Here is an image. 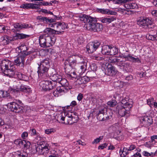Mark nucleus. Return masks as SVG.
Here are the masks:
<instances>
[{
	"mask_svg": "<svg viewBox=\"0 0 157 157\" xmlns=\"http://www.w3.org/2000/svg\"><path fill=\"white\" fill-rule=\"evenodd\" d=\"M70 72H67V74L69 75V76L72 78H75L76 77L75 72L74 71H69Z\"/></svg>",
	"mask_w": 157,
	"mask_h": 157,
	"instance_id": "obj_50",
	"label": "nucleus"
},
{
	"mask_svg": "<svg viewBox=\"0 0 157 157\" xmlns=\"http://www.w3.org/2000/svg\"><path fill=\"white\" fill-rule=\"evenodd\" d=\"M17 48L20 50V52H28L27 51L28 50V48L25 45H21L18 48H17L16 50H17Z\"/></svg>",
	"mask_w": 157,
	"mask_h": 157,
	"instance_id": "obj_40",
	"label": "nucleus"
},
{
	"mask_svg": "<svg viewBox=\"0 0 157 157\" xmlns=\"http://www.w3.org/2000/svg\"><path fill=\"white\" fill-rule=\"evenodd\" d=\"M67 116H69L68 117V118H67V119L66 120L67 121V122H66V124H71L75 123V121H73L74 117L72 115H69L68 114L67 115Z\"/></svg>",
	"mask_w": 157,
	"mask_h": 157,
	"instance_id": "obj_36",
	"label": "nucleus"
},
{
	"mask_svg": "<svg viewBox=\"0 0 157 157\" xmlns=\"http://www.w3.org/2000/svg\"><path fill=\"white\" fill-rule=\"evenodd\" d=\"M14 28L17 30L22 29L23 28L27 29L31 28L33 29V26L30 24H21L19 23H17L14 25Z\"/></svg>",
	"mask_w": 157,
	"mask_h": 157,
	"instance_id": "obj_19",
	"label": "nucleus"
},
{
	"mask_svg": "<svg viewBox=\"0 0 157 157\" xmlns=\"http://www.w3.org/2000/svg\"><path fill=\"white\" fill-rule=\"evenodd\" d=\"M83 60L81 61V63H80L83 64V65H81L80 66V69L81 70V72H80L81 74L83 73L86 70V63L84 62L83 61Z\"/></svg>",
	"mask_w": 157,
	"mask_h": 157,
	"instance_id": "obj_39",
	"label": "nucleus"
},
{
	"mask_svg": "<svg viewBox=\"0 0 157 157\" xmlns=\"http://www.w3.org/2000/svg\"><path fill=\"white\" fill-rule=\"evenodd\" d=\"M30 132L32 136H36L35 137V139L37 143L38 142V141H39L45 139L44 137H41L40 136V134L37 132L36 130L34 128H31Z\"/></svg>",
	"mask_w": 157,
	"mask_h": 157,
	"instance_id": "obj_18",
	"label": "nucleus"
},
{
	"mask_svg": "<svg viewBox=\"0 0 157 157\" xmlns=\"http://www.w3.org/2000/svg\"><path fill=\"white\" fill-rule=\"evenodd\" d=\"M149 22V24H148L147 25V28L152 29L156 27L152 19L150 20V22Z\"/></svg>",
	"mask_w": 157,
	"mask_h": 157,
	"instance_id": "obj_45",
	"label": "nucleus"
},
{
	"mask_svg": "<svg viewBox=\"0 0 157 157\" xmlns=\"http://www.w3.org/2000/svg\"><path fill=\"white\" fill-rule=\"evenodd\" d=\"M59 24V22H55L52 24H49L48 26L49 27H51L58 30Z\"/></svg>",
	"mask_w": 157,
	"mask_h": 157,
	"instance_id": "obj_42",
	"label": "nucleus"
},
{
	"mask_svg": "<svg viewBox=\"0 0 157 157\" xmlns=\"http://www.w3.org/2000/svg\"><path fill=\"white\" fill-rule=\"evenodd\" d=\"M21 84L19 82H14L13 86H10L8 89V91L12 94L16 95L19 92Z\"/></svg>",
	"mask_w": 157,
	"mask_h": 157,
	"instance_id": "obj_15",
	"label": "nucleus"
},
{
	"mask_svg": "<svg viewBox=\"0 0 157 157\" xmlns=\"http://www.w3.org/2000/svg\"><path fill=\"white\" fill-rule=\"evenodd\" d=\"M22 102L19 100L18 103L15 101H13L8 103L7 106L10 110L15 113H18L23 112V108L22 106L21 105L22 104Z\"/></svg>",
	"mask_w": 157,
	"mask_h": 157,
	"instance_id": "obj_8",
	"label": "nucleus"
},
{
	"mask_svg": "<svg viewBox=\"0 0 157 157\" xmlns=\"http://www.w3.org/2000/svg\"><path fill=\"white\" fill-rule=\"evenodd\" d=\"M143 123H144L147 126H150L153 123L152 119L151 117L145 116L142 119Z\"/></svg>",
	"mask_w": 157,
	"mask_h": 157,
	"instance_id": "obj_25",
	"label": "nucleus"
},
{
	"mask_svg": "<svg viewBox=\"0 0 157 157\" xmlns=\"http://www.w3.org/2000/svg\"><path fill=\"white\" fill-rule=\"evenodd\" d=\"M77 104L76 102L75 101H73L71 102L70 105L67 106V107L68 108V107H70V106L71 107V108L73 107L76 105Z\"/></svg>",
	"mask_w": 157,
	"mask_h": 157,
	"instance_id": "obj_59",
	"label": "nucleus"
},
{
	"mask_svg": "<svg viewBox=\"0 0 157 157\" xmlns=\"http://www.w3.org/2000/svg\"><path fill=\"white\" fill-rule=\"evenodd\" d=\"M91 69L93 71H96L97 68L96 65L94 63L90 65Z\"/></svg>",
	"mask_w": 157,
	"mask_h": 157,
	"instance_id": "obj_58",
	"label": "nucleus"
},
{
	"mask_svg": "<svg viewBox=\"0 0 157 157\" xmlns=\"http://www.w3.org/2000/svg\"><path fill=\"white\" fill-rule=\"evenodd\" d=\"M10 94L7 91L4 92L3 90H0V98H4L8 97Z\"/></svg>",
	"mask_w": 157,
	"mask_h": 157,
	"instance_id": "obj_44",
	"label": "nucleus"
},
{
	"mask_svg": "<svg viewBox=\"0 0 157 157\" xmlns=\"http://www.w3.org/2000/svg\"><path fill=\"white\" fill-rule=\"evenodd\" d=\"M83 60L82 55H73L68 57L65 60L64 65L66 66L64 67L65 71L67 72H70L68 68L72 69L77 63H80L81 61Z\"/></svg>",
	"mask_w": 157,
	"mask_h": 157,
	"instance_id": "obj_1",
	"label": "nucleus"
},
{
	"mask_svg": "<svg viewBox=\"0 0 157 157\" xmlns=\"http://www.w3.org/2000/svg\"><path fill=\"white\" fill-rule=\"evenodd\" d=\"M93 18V17L85 14H81L79 16L80 20L84 23H86V24L90 23Z\"/></svg>",
	"mask_w": 157,
	"mask_h": 157,
	"instance_id": "obj_22",
	"label": "nucleus"
},
{
	"mask_svg": "<svg viewBox=\"0 0 157 157\" xmlns=\"http://www.w3.org/2000/svg\"><path fill=\"white\" fill-rule=\"evenodd\" d=\"M92 59L98 60H101L103 59V58L97 55H93L92 56Z\"/></svg>",
	"mask_w": 157,
	"mask_h": 157,
	"instance_id": "obj_57",
	"label": "nucleus"
},
{
	"mask_svg": "<svg viewBox=\"0 0 157 157\" xmlns=\"http://www.w3.org/2000/svg\"><path fill=\"white\" fill-rule=\"evenodd\" d=\"M133 79V76L131 75H128L126 76L125 78V79L127 81L131 80Z\"/></svg>",
	"mask_w": 157,
	"mask_h": 157,
	"instance_id": "obj_64",
	"label": "nucleus"
},
{
	"mask_svg": "<svg viewBox=\"0 0 157 157\" xmlns=\"http://www.w3.org/2000/svg\"><path fill=\"white\" fill-rule=\"evenodd\" d=\"M117 101L114 100H113L107 102V104L108 105L111 107H113L117 104Z\"/></svg>",
	"mask_w": 157,
	"mask_h": 157,
	"instance_id": "obj_46",
	"label": "nucleus"
},
{
	"mask_svg": "<svg viewBox=\"0 0 157 157\" xmlns=\"http://www.w3.org/2000/svg\"><path fill=\"white\" fill-rule=\"evenodd\" d=\"M59 25L58 26V30L62 31V30L67 29L68 28V25L64 22H59Z\"/></svg>",
	"mask_w": 157,
	"mask_h": 157,
	"instance_id": "obj_34",
	"label": "nucleus"
},
{
	"mask_svg": "<svg viewBox=\"0 0 157 157\" xmlns=\"http://www.w3.org/2000/svg\"><path fill=\"white\" fill-rule=\"evenodd\" d=\"M68 116H67V115H66L65 117L63 116V115L60 116V120H61V122H62V123L65 124L66 122L63 121H64L65 120H66V119H67V118H68Z\"/></svg>",
	"mask_w": 157,
	"mask_h": 157,
	"instance_id": "obj_54",
	"label": "nucleus"
},
{
	"mask_svg": "<svg viewBox=\"0 0 157 157\" xmlns=\"http://www.w3.org/2000/svg\"><path fill=\"white\" fill-rule=\"evenodd\" d=\"M103 138V136H101L99 137L94 139V141L92 142L93 144H96L99 143L100 141L102 140Z\"/></svg>",
	"mask_w": 157,
	"mask_h": 157,
	"instance_id": "obj_49",
	"label": "nucleus"
},
{
	"mask_svg": "<svg viewBox=\"0 0 157 157\" xmlns=\"http://www.w3.org/2000/svg\"><path fill=\"white\" fill-rule=\"evenodd\" d=\"M108 61L117 65L120 68H122L127 72H132V66L129 63L119 59L118 57L116 56L109 57Z\"/></svg>",
	"mask_w": 157,
	"mask_h": 157,
	"instance_id": "obj_2",
	"label": "nucleus"
},
{
	"mask_svg": "<svg viewBox=\"0 0 157 157\" xmlns=\"http://www.w3.org/2000/svg\"><path fill=\"white\" fill-rule=\"evenodd\" d=\"M18 54V56L21 57V59H23V60H25V58L28 55H29L31 53V51H28V52H19Z\"/></svg>",
	"mask_w": 157,
	"mask_h": 157,
	"instance_id": "obj_32",
	"label": "nucleus"
},
{
	"mask_svg": "<svg viewBox=\"0 0 157 157\" xmlns=\"http://www.w3.org/2000/svg\"><path fill=\"white\" fill-rule=\"evenodd\" d=\"M29 3H26L25 4H22L20 6V8L26 9H29Z\"/></svg>",
	"mask_w": 157,
	"mask_h": 157,
	"instance_id": "obj_53",
	"label": "nucleus"
},
{
	"mask_svg": "<svg viewBox=\"0 0 157 157\" xmlns=\"http://www.w3.org/2000/svg\"><path fill=\"white\" fill-rule=\"evenodd\" d=\"M84 42V39L82 36H79L77 39V42L78 44H81Z\"/></svg>",
	"mask_w": 157,
	"mask_h": 157,
	"instance_id": "obj_47",
	"label": "nucleus"
},
{
	"mask_svg": "<svg viewBox=\"0 0 157 157\" xmlns=\"http://www.w3.org/2000/svg\"><path fill=\"white\" fill-rule=\"evenodd\" d=\"M110 46L104 45L101 48V53L104 55H109Z\"/></svg>",
	"mask_w": 157,
	"mask_h": 157,
	"instance_id": "obj_28",
	"label": "nucleus"
},
{
	"mask_svg": "<svg viewBox=\"0 0 157 157\" xmlns=\"http://www.w3.org/2000/svg\"><path fill=\"white\" fill-rule=\"evenodd\" d=\"M59 83H60L62 86L67 87L69 85V83L66 79L64 78H62L60 79Z\"/></svg>",
	"mask_w": 157,
	"mask_h": 157,
	"instance_id": "obj_37",
	"label": "nucleus"
},
{
	"mask_svg": "<svg viewBox=\"0 0 157 157\" xmlns=\"http://www.w3.org/2000/svg\"><path fill=\"white\" fill-rule=\"evenodd\" d=\"M105 66H107L105 69V74L109 76L115 75L117 73V71L116 68L109 63H106Z\"/></svg>",
	"mask_w": 157,
	"mask_h": 157,
	"instance_id": "obj_11",
	"label": "nucleus"
},
{
	"mask_svg": "<svg viewBox=\"0 0 157 157\" xmlns=\"http://www.w3.org/2000/svg\"><path fill=\"white\" fill-rule=\"evenodd\" d=\"M22 59L18 56L17 57L16 59L14 60V64L17 66H21V67H24L25 60Z\"/></svg>",
	"mask_w": 157,
	"mask_h": 157,
	"instance_id": "obj_23",
	"label": "nucleus"
},
{
	"mask_svg": "<svg viewBox=\"0 0 157 157\" xmlns=\"http://www.w3.org/2000/svg\"><path fill=\"white\" fill-rule=\"evenodd\" d=\"M122 57L125 58V60L133 63H140L141 61L138 58H135L133 57L130 54H128L126 56L125 55L122 56Z\"/></svg>",
	"mask_w": 157,
	"mask_h": 157,
	"instance_id": "obj_20",
	"label": "nucleus"
},
{
	"mask_svg": "<svg viewBox=\"0 0 157 157\" xmlns=\"http://www.w3.org/2000/svg\"><path fill=\"white\" fill-rule=\"evenodd\" d=\"M136 147L135 145L132 144L131 145L127 150L128 151H131L134 149Z\"/></svg>",
	"mask_w": 157,
	"mask_h": 157,
	"instance_id": "obj_62",
	"label": "nucleus"
},
{
	"mask_svg": "<svg viewBox=\"0 0 157 157\" xmlns=\"http://www.w3.org/2000/svg\"><path fill=\"white\" fill-rule=\"evenodd\" d=\"M49 18L47 17L41 16H37L36 17L37 19L39 20L40 21L45 23H48Z\"/></svg>",
	"mask_w": 157,
	"mask_h": 157,
	"instance_id": "obj_35",
	"label": "nucleus"
},
{
	"mask_svg": "<svg viewBox=\"0 0 157 157\" xmlns=\"http://www.w3.org/2000/svg\"><path fill=\"white\" fill-rule=\"evenodd\" d=\"M90 80V79L86 76H84L78 79L77 82L78 84H86Z\"/></svg>",
	"mask_w": 157,
	"mask_h": 157,
	"instance_id": "obj_24",
	"label": "nucleus"
},
{
	"mask_svg": "<svg viewBox=\"0 0 157 157\" xmlns=\"http://www.w3.org/2000/svg\"><path fill=\"white\" fill-rule=\"evenodd\" d=\"M151 19L148 18L141 17L137 21V24L140 26L143 27L144 28L147 29V25L149 24Z\"/></svg>",
	"mask_w": 157,
	"mask_h": 157,
	"instance_id": "obj_14",
	"label": "nucleus"
},
{
	"mask_svg": "<svg viewBox=\"0 0 157 157\" xmlns=\"http://www.w3.org/2000/svg\"><path fill=\"white\" fill-rule=\"evenodd\" d=\"M55 130L53 128H51L46 129L45 130V133L48 134H49L52 133V132H55Z\"/></svg>",
	"mask_w": 157,
	"mask_h": 157,
	"instance_id": "obj_51",
	"label": "nucleus"
},
{
	"mask_svg": "<svg viewBox=\"0 0 157 157\" xmlns=\"http://www.w3.org/2000/svg\"><path fill=\"white\" fill-rule=\"evenodd\" d=\"M146 38L148 40L154 41L155 40H157V36L155 35H152L149 34H147L146 35Z\"/></svg>",
	"mask_w": 157,
	"mask_h": 157,
	"instance_id": "obj_41",
	"label": "nucleus"
},
{
	"mask_svg": "<svg viewBox=\"0 0 157 157\" xmlns=\"http://www.w3.org/2000/svg\"><path fill=\"white\" fill-rule=\"evenodd\" d=\"M62 76L58 74H55L52 75L51 76V79L52 80V82H56V84L57 82H58L60 81V79H62Z\"/></svg>",
	"mask_w": 157,
	"mask_h": 157,
	"instance_id": "obj_26",
	"label": "nucleus"
},
{
	"mask_svg": "<svg viewBox=\"0 0 157 157\" xmlns=\"http://www.w3.org/2000/svg\"><path fill=\"white\" fill-rule=\"evenodd\" d=\"M39 66L37 71L39 76H41L44 79L48 77L49 75L48 73V71L49 69L39 65Z\"/></svg>",
	"mask_w": 157,
	"mask_h": 157,
	"instance_id": "obj_12",
	"label": "nucleus"
},
{
	"mask_svg": "<svg viewBox=\"0 0 157 157\" xmlns=\"http://www.w3.org/2000/svg\"><path fill=\"white\" fill-rule=\"evenodd\" d=\"M28 89L27 87L25 86L22 85L21 84L20 85V89L19 90V92L20 91H23L25 92H28Z\"/></svg>",
	"mask_w": 157,
	"mask_h": 157,
	"instance_id": "obj_48",
	"label": "nucleus"
},
{
	"mask_svg": "<svg viewBox=\"0 0 157 157\" xmlns=\"http://www.w3.org/2000/svg\"><path fill=\"white\" fill-rule=\"evenodd\" d=\"M39 43L41 47H49L52 46L55 43L56 38L49 36H46V34L40 35L39 38Z\"/></svg>",
	"mask_w": 157,
	"mask_h": 157,
	"instance_id": "obj_4",
	"label": "nucleus"
},
{
	"mask_svg": "<svg viewBox=\"0 0 157 157\" xmlns=\"http://www.w3.org/2000/svg\"><path fill=\"white\" fill-rule=\"evenodd\" d=\"M101 43L97 41H94L92 42H90L86 46L87 52L89 53H92L99 47Z\"/></svg>",
	"mask_w": 157,
	"mask_h": 157,
	"instance_id": "obj_10",
	"label": "nucleus"
},
{
	"mask_svg": "<svg viewBox=\"0 0 157 157\" xmlns=\"http://www.w3.org/2000/svg\"><path fill=\"white\" fill-rule=\"evenodd\" d=\"M104 2L110 1L113 2L114 4L122 5L124 4V6L127 9H135L138 7L137 5L134 0H103Z\"/></svg>",
	"mask_w": 157,
	"mask_h": 157,
	"instance_id": "obj_5",
	"label": "nucleus"
},
{
	"mask_svg": "<svg viewBox=\"0 0 157 157\" xmlns=\"http://www.w3.org/2000/svg\"><path fill=\"white\" fill-rule=\"evenodd\" d=\"M97 19L101 22L107 24H109L116 19L114 16L109 17H108L98 18Z\"/></svg>",
	"mask_w": 157,
	"mask_h": 157,
	"instance_id": "obj_21",
	"label": "nucleus"
},
{
	"mask_svg": "<svg viewBox=\"0 0 157 157\" xmlns=\"http://www.w3.org/2000/svg\"><path fill=\"white\" fill-rule=\"evenodd\" d=\"M154 99L153 98H149L147 100V104L150 105V106H151V105H152L153 104V103H154Z\"/></svg>",
	"mask_w": 157,
	"mask_h": 157,
	"instance_id": "obj_55",
	"label": "nucleus"
},
{
	"mask_svg": "<svg viewBox=\"0 0 157 157\" xmlns=\"http://www.w3.org/2000/svg\"><path fill=\"white\" fill-rule=\"evenodd\" d=\"M40 85L42 89L45 91L51 90L56 86V82L47 80L42 81Z\"/></svg>",
	"mask_w": 157,
	"mask_h": 157,
	"instance_id": "obj_9",
	"label": "nucleus"
},
{
	"mask_svg": "<svg viewBox=\"0 0 157 157\" xmlns=\"http://www.w3.org/2000/svg\"><path fill=\"white\" fill-rule=\"evenodd\" d=\"M14 40V38L6 36L4 37L2 41L5 44H8L10 42L13 41Z\"/></svg>",
	"mask_w": 157,
	"mask_h": 157,
	"instance_id": "obj_30",
	"label": "nucleus"
},
{
	"mask_svg": "<svg viewBox=\"0 0 157 157\" xmlns=\"http://www.w3.org/2000/svg\"><path fill=\"white\" fill-rule=\"evenodd\" d=\"M44 140L38 141V146L36 148V150L39 154L45 156L49 152L50 147Z\"/></svg>",
	"mask_w": 157,
	"mask_h": 157,
	"instance_id": "obj_6",
	"label": "nucleus"
},
{
	"mask_svg": "<svg viewBox=\"0 0 157 157\" xmlns=\"http://www.w3.org/2000/svg\"><path fill=\"white\" fill-rule=\"evenodd\" d=\"M14 155V157H21V152L19 151L15 152Z\"/></svg>",
	"mask_w": 157,
	"mask_h": 157,
	"instance_id": "obj_63",
	"label": "nucleus"
},
{
	"mask_svg": "<svg viewBox=\"0 0 157 157\" xmlns=\"http://www.w3.org/2000/svg\"><path fill=\"white\" fill-rule=\"evenodd\" d=\"M109 52V55H114L117 54L118 52V50L117 48L115 47H112L110 46Z\"/></svg>",
	"mask_w": 157,
	"mask_h": 157,
	"instance_id": "obj_33",
	"label": "nucleus"
},
{
	"mask_svg": "<svg viewBox=\"0 0 157 157\" xmlns=\"http://www.w3.org/2000/svg\"><path fill=\"white\" fill-rule=\"evenodd\" d=\"M13 64L8 60L4 59L2 61L1 64V69L2 73L8 69Z\"/></svg>",
	"mask_w": 157,
	"mask_h": 157,
	"instance_id": "obj_17",
	"label": "nucleus"
},
{
	"mask_svg": "<svg viewBox=\"0 0 157 157\" xmlns=\"http://www.w3.org/2000/svg\"><path fill=\"white\" fill-rule=\"evenodd\" d=\"M83 95L81 93H79L77 96V99L79 101H81L83 98Z\"/></svg>",
	"mask_w": 157,
	"mask_h": 157,
	"instance_id": "obj_61",
	"label": "nucleus"
},
{
	"mask_svg": "<svg viewBox=\"0 0 157 157\" xmlns=\"http://www.w3.org/2000/svg\"><path fill=\"white\" fill-rule=\"evenodd\" d=\"M61 31H56L53 29H52L50 28H47L45 29L44 30V33H54L56 32H57V34H59L61 33Z\"/></svg>",
	"mask_w": 157,
	"mask_h": 157,
	"instance_id": "obj_31",
	"label": "nucleus"
},
{
	"mask_svg": "<svg viewBox=\"0 0 157 157\" xmlns=\"http://www.w3.org/2000/svg\"><path fill=\"white\" fill-rule=\"evenodd\" d=\"M114 85L115 87H122L123 86V82L121 81H117L113 82Z\"/></svg>",
	"mask_w": 157,
	"mask_h": 157,
	"instance_id": "obj_43",
	"label": "nucleus"
},
{
	"mask_svg": "<svg viewBox=\"0 0 157 157\" xmlns=\"http://www.w3.org/2000/svg\"><path fill=\"white\" fill-rule=\"evenodd\" d=\"M120 126L118 123H116L113 125V130H117Z\"/></svg>",
	"mask_w": 157,
	"mask_h": 157,
	"instance_id": "obj_56",
	"label": "nucleus"
},
{
	"mask_svg": "<svg viewBox=\"0 0 157 157\" xmlns=\"http://www.w3.org/2000/svg\"><path fill=\"white\" fill-rule=\"evenodd\" d=\"M16 37V39H22L25 38L29 37V35L25 34L23 33H17L15 36Z\"/></svg>",
	"mask_w": 157,
	"mask_h": 157,
	"instance_id": "obj_38",
	"label": "nucleus"
},
{
	"mask_svg": "<svg viewBox=\"0 0 157 157\" xmlns=\"http://www.w3.org/2000/svg\"><path fill=\"white\" fill-rule=\"evenodd\" d=\"M28 136V133L27 132H23L21 135V138L23 139H25Z\"/></svg>",
	"mask_w": 157,
	"mask_h": 157,
	"instance_id": "obj_60",
	"label": "nucleus"
},
{
	"mask_svg": "<svg viewBox=\"0 0 157 157\" xmlns=\"http://www.w3.org/2000/svg\"><path fill=\"white\" fill-rule=\"evenodd\" d=\"M108 146V144L105 143L101 144L98 147V149L102 150L104 148H106Z\"/></svg>",
	"mask_w": 157,
	"mask_h": 157,
	"instance_id": "obj_52",
	"label": "nucleus"
},
{
	"mask_svg": "<svg viewBox=\"0 0 157 157\" xmlns=\"http://www.w3.org/2000/svg\"><path fill=\"white\" fill-rule=\"evenodd\" d=\"M39 65L49 69L50 67L49 59L47 58L44 59L41 62Z\"/></svg>",
	"mask_w": 157,
	"mask_h": 157,
	"instance_id": "obj_27",
	"label": "nucleus"
},
{
	"mask_svg": "<svg viewBox=\"0 0 157 157\" xmlns=\"http://www.w3.org/2000/svg\"><path fill=\"white\" fill-rule=\"evenodd\" d=\"M97 11L99 13L104 14H113V12H112L107 9L97 8Z\"/></svg>",
	"mask_w": 157,
	"mask_h": 157,
	"instance_id": "obj_29",
	"label": "nucleus"
},
{
	"mask_svg": "<svg viewBox=\"0 0 157 157\" xmlns=\"http://www.w3.org/2000/svg\"><path fill=\"white\" fill-rule=\"evenodd\" d=\"M14 143L16 145H18L20 147H23L25 148H29L31 144L30 142L21 139H17L14 141Z\"/></svg>",
	"mask_w": 157,
	"mask_h": 157,
	"instance_id": "obj_13",
	"label": "nucleus"
},
{
	"mask_svg": "<svg viewBox=\"0 0 157 157\" xmlns=\"http://www.w3.org/2000/svg\"><path fill=\"white\" fill-rule=\"evenodd\" d=\"M3 73L5 75L10 78H15V67L14 65H11L8 69Z\"/></svg>",
	"mask_w": 157,
	"mask_h": 157,
	"instance_id": "obj_16",
	"label": "nucleus"
},
{
	"mask_svg": "<svg viewBox=\"0 0 157 157\" xmlns=\"http://www.w3.org/2000/svg\"><path fill=\"white\" fill-rule=\"evenodd\" d=\"M125 101L123 100L121 101L122 105H119L117 108L118 113L121 117L124 116L127 114L129 113L130 109L132 106L131 103L128 101L125 102Z\"/></svg>",
	"mask_w": 157,
	"mask_h": 157,
	"instance_id": "obj_3",
	"label": "nucleus"
},
{
	"mask_svg": "<svg viewBox=\"0 0 157 157\" xmlns=\"http://www.w3.org/2000/svg\"><path fill=\"white\" fill-rule=\"evenodd\" d=\"M97 20L95 18L93 17L89 23L86 24V28L88 30L94 32L101 31L103 29L102 24L97 23Z\"/></svg>",
	"mask_w": 157,
	"mask_h": 157,
	"instance_id": "obj_7",
	"label": "nucleus"
}]
</instances>
